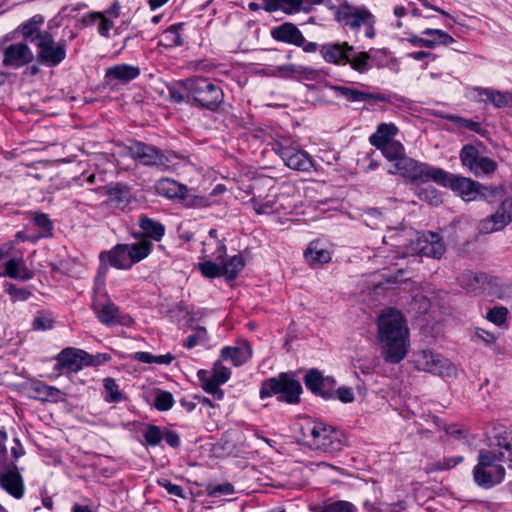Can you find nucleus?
<instances>
[{
    "mask_svg": "<svg viewBox=\"0 0 512 512\" xmlns=\"http://www.w3.org/2000/svg\"><path fill=\"white\" fill-rule=\"evenodd\" d=\"M378 339L385 362L397 364L406 357L409 348V329L399 311L389 309L379 316Z\"/></svg>",
    "mask_w": 512,
    "mask_h": 512,
    "instance_id": "obj_1",
    "label": "nucleus"
},
{
    "mask_svg": "<svg viewBox=\"0 0 512 512\" xmlns=\"http://www.w3.org/2000/svg\"><path fill=\"white\" fill-rule=\"evenodd\" d=\"M379 150H381L389 162L393 163L395 169H389V174L398 173L413 183H425V178L431 166L425 163H419L408 157L405 153L404 146L399 141L391 142Z\"/></svg>",
    "mask_w": 512,
    "mask_h": 512,
    "instance_id": "obj_2",
    "label": "nucleus"
},
{
    "mask_svg": "<svg viewBox=\"0 0 512 512\" xmlns=\"http://www.w3.org/2000/svg\"><path fill=\"white\" fill-rule=\"evenodd\" d=\"M187 92V98H192L199 106L215 111L222 104L224 93L220 86L207 78L193 77L181 82Z\"/></svg>",
    "mask_w": 512,
    "mask_h": 512,
    "instance_id": "obj_3",
    "label": "nucleus"
},
{
    "mask_svg": "<svg viewBox=\"0 0 512 512\" xmlns=\"http://www.w3.org/2000/svg\"><path fill=\"white\" fill-rule=\"evenodd\" d=\"M259 393L261 399L276 395L279 401L297 404L302 393V386L291 375L280 373L276 377L263 381Z\"/></svg>",
    "mask_w": 512,
    "mask_h": 512,
    "instance_id": "obj_4",
    "label": "nucleus"
},
{
    "mask_svg": "<svg viewBox=\"0 0 512 512\" xmlns=\"http://www.w3.org/2000/svg\"><path fill=\"white\" fill-rule=\"evenodd\" d=\"M434 181L445 187H450L455 191L464 201H473L481 194V185L477 182L465 178L454 176L443 169L430 167V171L427 173L425 183Z\"/></svg>",
    "mask_w": 512,
    "mask_h": 512,
    "instance_id": "obj_5",
    "label": "nucleus"
},
{
    "mask_svg": "<svg viewBox=\"0 0 512 512\" xmlns=\"http://www.w3.org/2000/svg\"><path fill=\"white\" fill-rule=\"evenodd\" d=\"M475 483L484 489L492 488L500 484L505 478V468L501 464H495L494 456L488 451L481 450L478 455V463L473 469Z\"/></svg>",
    "mask_w": 512,
    "mask_h": 512,
    "instance_id": "obj_6",
    "label": "nucleus"
},
{
    "mask_svg": "<svg viewBox=\"0 0 512 512\" xmlns=\"http://www.w3.org/2000/svg\"><path fill=\"white\" fill-rule=\"evenodd\" d=\"M273 151L278 154L290 169L308 172L313 167L311 156L290 139L283 138L273 144Z\"/></svg>",
    "mask_w": 512,
    "mask_h": 512,
    "instance_id": "obj_7",
    "label": "nucleus"
},
{
    "mask_svg": "<svg viewBox=\"0 0 512 512\" xmlns=\"http://www.w3.org/2000/svg\"><path fill=\"white\" fill-rule=\"evenodd\" d=\"M127 151L131 158L145 166H155L161 170H166L171 166L169 156L153 145L134 141L127 146Z\"/></svg>",
    "mask_w": 512,
    "mask_h": 512,
    "instance_id": "obj_8",
    "label": "nucleus"
},
{
    "mask_svg": "<svg viewBox=\"0 0 512 512\" xmlns=\"http://www.w3.org/2000/svg\"><path fill=\"white\" fill-rule=\"evenodd\" d=\"M324 5L335 12V19L338 22L352 29L360 28L364 23L369 22L371 18V13L368 10L355 8L349 5L346 0H342L339 7L333 5L331 0H326Z\"/></svg>",
    "mask_w": 512,
    "mask_h": 512,
    "instance_id": "obj_9",
    "label": "nucleus"
},
{
    "mask_svg": "<svg viewBox=\"0 0 512 512\" xmlns=\"http://www.w3.org/2000/svg\"><path fill=\"white\" fill-rule=\"evenodd\" d=\"M307 431L311 437L310 446L316 450L324 452H333L339 449L340 442L337 439V433L332 426L321 422H315L308 426Z\"/></svg>",
    "mask_w": 512,
    "mask_h": 512,
    "instance_id": "obj_10",
    "label": "nucleus"
},
{
    "mask_svg": "<svg viewBox=\"0 0 512 512\" xmlns=\"http://www.w3.org/2000/svg\"><path fill=\"white\" fill-rule=\"evenodd\" d=\"M38 48V58L49 66H56L65 59L66 45L59 43L55 46L53 36L49 32L39 34L36 38Z\"/></svg>",
    "mask_w": 512,
    "mask_h": 512,
    "instance_id": "obj_11",
    "label": "nucleus"
},
{
    "mask_svg": "<svg viewBox=\"0 0 512 512\" xmlns=\"http://www.w3.org/2000/svg\"><path fill=\"white\" fill-rule=\"evenodd\" d=\"M263 9L266 12L273 13L282 11L287 15L299 12L309 13L315 5L326 3V0H262Z\"/></svg>",
    "mask_w": 512,
    "mask_h": 512,
    "instance_id": "obj_12",
    "label": "nucleus"
},
{
    "mask_svg": "<svg viewBox=\"0 0 512 512\" xmlns=\"http://www.w3.org/2000/svg\"><path fill=\"white\" fill-rule=\"evenodd\" d=\"M0 486L11 496L20 499L24 495V482L16 464L10 462L0 472Z\"/></svg>",
    "mask_w": 512,
    "mask_h": 512,
    "instance_id": "obj_13",
    "label": "nucleus"
},
{
    "mask_svg": "<svg viewBox=\"0 0 512 512\" xmlns=\"http://www.w3.org/2000/svg\"><path fill=\"white\" fill-rule=\"evenodd\" d=\"M415 363L417 368L423 371L437 375L449 374L450 364L448 360L429 350H423L417 353Z\"/></svg>",
    "mask_w": 512,
    "mask_h": 512,
    "instance_id": "obj_14",
    "label": "nucleus"
},
{
    "mask_svg": "<svg viewBox=\"0 0 512 512\" xmlns=\"http://www.w3.org/2000/svg\"><path fill=\"white\" fill-rule=\"evenodd\" d=\"M33 53L26 43H14L4 50L3 64L6 67L17 69L32 62Z\"/></svg>",
    "mask_w": 512,
    "mask_h": 512,
    "instance_id": "obj_15",
    "label": "nucleus"
},
{
    "mask_svg": "<svg viewBox=\"0 0 512 512\" xmlns=\"http://www.w3.org/2000/svg\"><path fill=\"white\" fill-rule=\"evenodd\" d=\"M56 359L59 368L68 372H78L87 366L86 359H89V357L86 351L69 347L63 349Z\"/></svg>",
    "mask_w": 512,
    "mask_h": 512,
    "instance_id": "obj_16",
    "label": "nucleus"
},
{
    "mask_svg": "<svg viewBox=\"0 0 512 512\" xmlns=\"http://www.w3.org/2000/svg\"><path fill=\"white\" fill-rule=\"evenodd\" d=\"M414 250L420 255L440 259L445 253V244L437 233L428 232L418 237Z\"/></svg>",
    "mask_w": 512,
    "mask_h": 512,
    "instance_id": "obj_17",
    "label": "nucleus"
},
{
    "mask_svg": "<svg viewBox=\"0 0 512 512\" xmlns=\"http://www.w3.org/2000/svg\"><path fill=\"white\" fill-rule=\"evenodd\" d=\"M512 221V205L503 202L497 211L489 218L480 223V231L483 233H492L502 230Z\"/></svg>",
    "mask_w": 512,
    "mask_h": 512,
    "instance_id": "obj_18",
    "label": "nucleus"
},
{
    "mask_svg": "<svg viewBox=\"0 0 512 512\" xmlns=\"http://www.w3.org/2000/svg\"><path fill=\"white\" fill-rule=\"evenodd\" d=\"M270 34L274 40L290 45H301L304 41L302 32L291 22H285L273 27Z\"/></svg>",
    "mask_w": 512,
    "mask_h": 512,
    "instance_id": "obj_19",
    "label": "nucleus"
},
{
    "mask_svg": "<svg viewBox=\"0 0 512 512\" xmlns=\"http://www.w3.org/2000/svg\"><path fill=\"white\" fill-rule=\"evenodd\" d=\"M350 52H353V47L347 42L325 44L320 49V53L325 61L337 65H346Z\"/></svg>",
    "mask_w": 512,
    "mask_h": 512,
    "instance_id": "obj_20",
    "label": "nucleus"
},
{
    "mask_svg": "<svg viewBox=\"0 0 512 512\" xmlns=\"http://www.w3.org/2000/svg\"><path fill=\"white\" fill-rule=\"evenodd\" d=\"M92 308L97 315L98 320L105 325L123 324L119 308L110 300L102 303L98 299L94 300Z\"/></svg>",
    "mask_w": 512,
    "mask_h": 512,
    "instance_id": "obj_21",
    "label": "nucleus"
},
{
    "mask_svg": "<svg viewBox=\"0 0 512 512\" xmlns=\"http://www.w3.org/2000/svg\"><path fill=\"white\" fill-rule=\"evenodd\" d=\"M304 383L314 394L320 395L323 398H330L332 396L331 391L325 390V387H332L334 380L329 377L324 378L316 369H311L307 372Z\"/></svg>",
    "mask_w": 512,
    "mask_h": 512,
    "instance_id": "obj_22",
    "label": "nucleus"
},
{
    "mask_svg": "<svg viewBox=\"0 0 512 512\" xmlns=\"http://www.w3.org/2000/svg\"><path fill=\"white\" fill-rule=\"evenodd\" d=\"M100 261L102 264L108 262L116 269L131 268V261L129 260V255H127L126 244H117L110 251L101 252Z\"/></svg>",
    "mask_w": 512,
    "mask_h": 512,
    "instance_id": "obj_23",
    "label": "nucleus"
},
{
    "mask_svg": "<svg viewBox=\"0 0 512 512\" xmlns=\"http://www.w3.org/2000/svg\"><path fill=\"white\" fill-rule=\"evenodd\" d=\"M110 206L123 210L131 201L130 189L123 184L108 185L105 187Z\"/></svg>",
    "mask_w": 512,
    "mask_h": 512,
    "instance_id": "obj_24",
    "label": "nucleus"
},
{
    "mask_svg": "<svg viewBox=\"0 0 512 512\" xmlns=\"http://www.w3.org/2000/svg\"><path fill=\"white\" fill-rule=\"evenodd\" d=\"M479 101L489 103L496 108H503L512 101V94L509 92H501L494 89L476 87Z\"/></svg>",
    "mask_w": 512,
    "mask_h": 512,
    "instance_id": "obj_25",
    "label": "nucleus"
},
{
    "mask_svg": "<svg viewBox=\"0 0 512 512\" xmlns=\"http://www.w3.org/2000/svg\"><path fill=\"white\" fill-rule=\"evenodd\" d=\"M140 74L138 67L128 64H118L106 70L105 78L108 81L129 82L137 78Z\"/></svg>",
    "mask_w": 512,
    "mask_h": 512,
    "instance_id": "obj_26",
    "label": "nucleus"
},
{
    "mask_svg": "<svg viewBox=\"0 0 512 512\" xmlns=\"http://www.w3.org/2000/svg\"><path fill=\"white\" fill-rule=\"evenodd\" d=\"M277 70L283 76L305 80H316L320 75V71L316 69L296 64H285L277 67Z\"/></svg>",
    "mask_w": 512,
    "mask_h": 512,
    "instance_id": "obj_27",
    "label": "nucleus"
},
{
    "mask_svg": "<svg viewBox=\"0 0 512 512\" xmlns=\"http://www.w3.org/2000/svg\"><path fill=\"white\" fill-rule=\"evenodd\" d=\"M398 133V128L393 123H381L377 130L370 137V143L377 149L394 142V136Z\"/></svg>",
    "mask_w": 512,
    "mask_h": 512,
    "instance_id": "obj_28",
    "label": "nucleus"
},
{
    "mask_svg": "<svg viewBox=\"0 0 512 512\" xmlns=\"http://www.w3.org/2000/svg\"><path fill=\"white\" fill-rule=\"evenodd\" d=\"M486 276V273L467 270L459 276V283L468 292L482 293Z\"/></svg>",
    "mask_w": 512,
    "mask_h": 512,
    "instance_id": "obj_29",
    "label": "nucleus"
},
{
    "mask_svg": "<svg viewBox=\"0 0 512 512\" xmlns=\"http://www.w3.org/2000/svg\"><path fill=\"white\" fill-rule=\"evenodd\" d=\"M252 356V349L248 343L237 347H224L221 350L223 360H231L235 366L244 364Z\"/></svg>",
    "mask_w": 512,
    "mask_h": 512,
    "instance_id": "obj_30",
    "label": "nucleus"
},
{
    "mask_svg": "<svg viewBox=\"0 0 512 512\" xmlns=\"http://www.w3.org/2000/svg\"><path fill=\"white\" fill-rule=\"evenodd\" d=\"M155 188L159 195L165 196L167 198H182L185 196V193L187 192L186 186L169 178H164L157 181Z\"/></svg>",
    "mask_w": 512,
    "mask_h": 512,
    "instance_id": "obj_31",
    "label": "nucleus"
},
{
    "mask_svg": "<svg viewBox=\"0 0 512 512\" xmlns=\"http://www.w3.org/2000/svg\"><path fill=\"white\" fill-rule=\"evenodd\" d=\"M2 275L23 281L29 280L33 277L32 272L26 267L21 258H12L8 260L5 264V272H1V276Z\"/></svg>",
    "mask_w": 512,
    "mask_h": 512,
    "instance_id": "obj_32",
    "label": "nucleus"
},
{
    "mask_svg": "<svg viewBox=\"0 0 512 512\" xmlns=\"http://www.w3.org/2000/svg\"><path fill=\"white\" fill-rule=\"evenodd\" d=\"M139 226L147 237L155 241H160L165 233V227L163 224L146 215L140 216Z\"/></svg>",
    "mask_w": 512,
    "mask_h": 512,
    "instance_id": "obj_33",
    "label": "nucleus"
},
{
    "mask_svg": "<svg viewBox=\"0 0 512 512\" xmlns=\"http://www.w3.org/2000/svg\"><path fill=\"white\" fill-rule=\"evenodd\" d=\"M152 248V243L143 239L140 242L126 244L127 255H129V260L131 261V266L144 258H146Z\"/></svg>",
    "mask_w": 512,
    "mask_h": 512,
    "instance_id": "obj_34",
    "label": "nucleus"
},
{
    "mask_svg": "<svg viewBox=\"0 0 512 512\" xmlns=\"http://www.w3.org/2000/svg\"><path fill=\"white\" fill-rule=\"evenodd\" d=\"M32 397L40 401H57L61 392L59 389L41 382L33 383L30 387Z\"/></svg>",
    "mask_w": 512,
    "mask_h": 512,
    "instance_id": "obj_35",
    "label": "nucleus"
},
{
    "mask_svg": "<svg viewBox=\"0 0 512 512\" xmlns=\"http://www.w3.org/2000/svg\"><path fill=\"white\" fill-rule=\"evenodd\" d=\"M334 90L351 102L368 101L370 99L383 100V97L379 94L366 93L351 87L335 86Z\"/></svg>",
    "mask_w": 512,
    "mask_h": 512,
    "instance_id": "obj_36",
    "label": "nucleus"
},
{
    "mask_svg": "<svg viewBox=\"0 0 512 512\" xmlns=\"http://www.w3.org/2000/svg\"><path fill=\"white\" fill-rule=\"evenodd\" d=\"M422 35L428 36L426 41L431 42V45H427V48L433 49L439 45H449L455 42L454 38L440 29H425Z\"/></svg>",
    "mask_w": 512,
    "mask_h": 512,
    "instance_id": "obj_37",
    "label": "nucleus"
},
{
    "mask_svg": "<svg viewBox=\"0 0 512 512\" xmlns=\"http://www.w3.org/2000/svg\"><path fill=\"white\" fill-rule=\"evenodd\" d=\"M199 379L202 383L203 389L211 394L215 400H221L223 398V391L220 389V384L216 382V380L212 377L211 374H208L206 371L200 370L198 372Z\"/></svg>",
    "mask_w": 512,
    "mask_h": 512,
    "instance_id": "obj_38",
    "label": "nucleus"
},
{
    "mask_svg": "<svg viewBox=\"0 0 512 512\" xmlns=\"http://www.w3.org/2000/svg\"><path fill=\"white\" fill-rule=\"evenodd\" d=\"M182 26V23H178L167 28L162 33L160 44L166 47L181 46L183 44V40L179 34V30L182 28Z\"/></svg>",
    "mask_w": 512,
    "mask_h": 512,
    "instance_id": "obj_39",
    "label": "nucleus"
},
{
    "mask_svg": "<svg viewBox=\"0 0 512 512\" xmlns=\"http://www.w3.org/2000/svg\"><path fill=\"white\" fill-rule=\"evenodd\" d=\"M223 276L227 280L235 279L244 268V260L241 255H234L228 261L223 262Z\"/></svg>",
    "mask_w": 512,
    "mask_h": 512,
    "instance_id": "obj_40",
    "label": "nucleus"
},
{
    "mask_svg": "<svg viewBox=\"0 0 512 512\" xmlns=\"http://www.w3.org/2000/svg\"><path fill=\"white\" fill-rule=\"evenodd\" d=\"M479 158V152L475 146L467 144L462 147L460 151L461 163L471 172H476V163L478 162Z\"/></svg>",
    "mask_w": 512,
    "mask_h": 512,
    "instance_id": "obj_41",
    "label": "nucleus"
},
{
    "mask_svg": "<svg viewBox=\"0 0 512 512\" xmlns=\"http://www.w3.org/2000/svg\"><path fill=\"white\" fill-rule=\"evenodd\" d=\"M482 293L498 299H503L506 295V290L500 278L487 275Z\"/></svg>",
    "mask_w": 512,
    "mask_h": 512,
    "instance_id": "obj_42",
    "label": "nucleus"
},
{
    "mask_svg": "<svg viewBox=\"0 0 512 512\" xmlns=\"http://www.w3.org/2000/svg\"><path fill=\"white\" fill-rule=\"evenodd\" d=\"M305 259L311 265L317 263H328L331 260V255L326 249H318L314 243H311L304 253Z\"/></svg>",
    "mask_w": 512,
    "mask_h": 512,
    "instance_id": "obj_43",
    "label": "nucleus"
},
{
    "mask_svg": "<svg viewBox=\"0 0 512 512\" xmlns=\"http://www.w3.org/2000/svg\"><path fill=\"white\" fill-rule=\"evenodd\" d=\"M463 460L464 458L462 456L447 457L444 458L442 461L427 464L425 467V472L429 474L438 471H448L457 466L458 464L462 463Z\"/></svg>",
    "mask_w": 512,
    "mask_h": 512,
    "instance_id": "obj_44",
    "label": "nucleus"
},
{
    "mask_svg": "<svg viewBox=\"0 0 512 512\" xmlns=\"http://www.w3.org/2000/svg\"><path fill=\"white\" fill-rule=\"evenodd\" d=\"M370 55L367 52H359L354 53L350 52V55H348L347 64L349 63L351 67L359 72V73H365L370 69L369 65Z\"/></svg>",
    "mask_w": 512,
    "mask_h": 512,
    "instance_id": "obj_45",
    "label": "nucleus"
},
{
    "mask_svg": "<svg viewBox=\"0 0 512 512\" xmlns=\"http://www.w3.org/2000/svg\"><path fill=\"white\" fill-rule=\"evenodd\" d=\"M315 512H356L355 506L348 501H335L317 506L314 508Z\"/></svg>",
    "mask_w": 512,
    "mask_h": 512,
    "instance_id": "obj_46",
    "label": "nucleus"
},
{
    "mask_svg": "<svg viewBox=\"0 0 512 512\" xmlns=\"http://www.w3.org/2000/svg\"><path fill=\"white\" fill-rule=\"evenodd\" d=\"M42 20L37 21L34 17L28 23L21 26V33L23 37L33 44H36V38L39 34H43L45 31H41L38 27Z\"/></svg>",
    "mask_w": 512,
    "mask_h": 512,
    "instance_id": "obj_47",
    "label": "nucleus"
},
{
    "mask_svg": "<svg viewBox=\"0 0 512 512\" xmlns=\"http://www.w3.org/2000/svg\"><path fill=\"white\" fill-rule=\"evenodd\" d=\"M5 292L10 296L12 302L27 300L31 292L25 288L16 286L15 284L5 282L3 284Z\"/></svg>",
    "mask_w": 512,
    "mask_h": 512,
    "instance_id": "obj_48",
    "label": "nucleus"
},
{
    "mask_svg": "<svg viewBox=\"0 0 512 512\" xmlns=\"http://www.w3.org/2000/svg\"><path fill=\"white\" fill-rule=\"evenodd\" d=\"M104 388L107 392L105 397L108 402H120L122 400V394L119 390L118 384L112 378L104 379Z\"/></svg>",
    "mask_w": 512,
    "mask_h": 512,
    "instance_id": "obj_49",
    "label": "nucleus"
},
{
    "mask_svg": "<svg viewBox=\"0 0 512 512\" xmlns=\"http://www.w3.org/2000/svg\"><path fill=\"white\" fill-rule=\"evenodd\" d=\"M445 119H447L450 122L455 123L459 127L467 128L470 131H474L478 134L482 133V128L480 123L475 122L471 119H465L456 115H447L445 116Z\"/></svg>",
    "mask_w": 512,
    "mask_h": 512,
    "instance_id": "obj_50",
    "label": "nucleus"
},
{
    "mask_svg": "<svg viewBox=\"0 0 512 512\" xmlns=\"http://www.w3.org/2000/svg\"><path fill=\"white\" fill-rule=\"evenodd\" d=\"M143 436L146 443L150 446L158 445L163 439V434L160 428L151 424L147 426Z\"/></svg>",
    "mask_w": 512,
    "mask_h": 512,
    "instance_id": "obj_51",
    "label": "nucleus"
},
{
    "mask_svg": "<svg viewBox=\"0 0 512 512\" xmlns=\"http://www.w3.org/2000/svg\"><path fill=\"white\" fill-rule=\"evenodd\" d=\"M497 168V163L488 158V157H480L478 162L476 163V172H472L475 176H479L480 174H491Z\"/></svg>",
    "mask_w": 512,
    "mask_h": 512,
    "instance_id": "obj_52",
    "label": "nucleus"
},
{
    "mask_svg": "<svg viewBox=\"0 0 512 512\" xmlns=\"http://www.w3.org/2000/svg\"><path fill=\"white\" fill-rule=\"evenodd\" d=\"M199 270L208 278H215L223 275V268L212 261H204L199 263Z\"/></svg>",
    "mask_w": 512,
    "mask_h": 512,
    "instance_id": "obj_53",
    "label": "nucleus"
},
{
    "mask_svg": "<svg viewBox=\"0 0 512 512\" xmlns=\"http://www.w3.org/2000/svg\"><path fill=\"white\" fill-rule=\"evenodd\" d=\"M174 403L173 396L168 391H162L155 397L154 405L159 411H167L172 408Z\"/></svg>",
    "mask_w": 512,
    "mask_h": 512,
    "instance_id": "obj_54",
    "label": "nucleus"
},
{
    "mask_svg": "<svg viewBox=\"0 0 512 512\" xmlns=\"http://www.w3.org/2000/svg\"><path fill=\"white\" fill-rule=\"evenodd\" d=\"M507 314H508L507 308H505L503 306L494 307L488 311L486 318L490 322L500 326L506 322Z\"/></svg>",
    "mask_w": 512,
    "mask_h": 512,
    "instance_id": "obj_55",
    "label": "nucleus"
},
{
    "mask_svg": "<svg viewBox=\"0 0 512 512\" xmlns=\"http://www.w3.org/2000/svg\"><path fill=\"white\" fill-rule=\"evenodd\" d=\"M211 375L218 384L222 385L230 378L231 372L227 367L217 362L214 365Z\"/></svg>",
    "mask_w": 512,
    "mask_h": 512,
    "instance_id": "obj_56",
    "label": "nucleus"
},
{
    "mask_svg": "<svg viewBox=\"0 0 512 512\" xmlns=\"http://www.w3.org/2000/svg\"><path fill=\"white\" fill-rule=\"evenodd\" d=\"M275 205V196L272 195L271 198L262 201L260 203L254 201L253 209L257 214H269L274 211Z\"/></svg>",
    "mask_w": 512,
    "mask_h": 512,
    "instance_id": "obj_57",
    "label": "nucleus"
},
{
    "mask_svg": "<svg viewBox=\"0 0 512 512\" xmlns=\"http://www.w3.org/2000/svg\"><path fill=\"white\" fill-rule=\"evenodd\" d=\"M158 485L163 487L169 494L184 498V491L181 486L171 483L167 479H159L157 481Z\"/></svg>",
    "mask_w": 512,
    "mask_h": 512,
    "instance_id": "obj_58",
    "label": "nucleus"
},
{
    "mask_svg": "<svg viewBox=\"0 0 512 512\" xmlns=\"http://www.w3.org/2000/svg\"><path fill=\"white\" fill-rule=\"evenodd\" d=\"M209 495L211 496H220V495H230L234 492V487L230 483L218 484L209 486L208 488Z\"/></svg>",
    "mask_w": 512,
    "mask_h": 512,
    "instance_id": "obj_59",
    "label": "nucleus"
},
{
    "mask_svg": "<svg viewBox=\"0 0 512 512\" xmlns=\"http://www.w3.org/2000/svg\"><path fill=\"white\" fill-rule=\"evenodd\" d=\"M250 188H251L250 193H252V195H253L250 200V203L252 204V206H254V201L260 203V202L265 201L272 197L269 193L265 194L261 190L259 182H255Z\"/></svg>",
    "mask_w": 512,
    "mask_h": 512,
    "instance_id": "obj_60",
    "label": "nucleus"
},
{
    "mask_svg": "<svg viewBox=\"0 0 512 512\" xmlns=\"http://www.w3.org/2000/svg\"><path fill=\"white\" fill-rule=\"evenodd\" d=\"M33 222L44 231H50L52 229V222L49 216L45 213H34Z\"/></svg>",
    "mask_w": 512,
    "mask_h": 512,
    "instance_id": "obj_61",
    "label": "nucleus"
},
{
    "mask_svg": "<svg viewBox=\"0 0 512 512\" xmlns=\"http://www.w3.org/2000/svg\"><path fill=\"white\" fill-rule=\"evenodd\" d=\"M114 23L110 19L105 16V13L102 14V17L99 19L98 25V33L105 38H109V31L113 28Z\"/></svg>",
    "mask_w": 512,
    "mask_h": 512,
    "instance_id": "obj_62",
    "label": "nucleus"
},
{
    "mask_svg": "<svg viewBox=\"0 0 512 512\" xmlns=\"http://www.w3.org/2000/svg\"><path fill=\"white\" fill-rule=\"evenodd\" d=\"M53 321L45 316V315H38L35 317L32 323V327L34 330H47L52 328Z\"/></svg>",
    "mask_w": 512,
    "mask_h": 512,
    "instance_id": "obj_63",
    "label": "nucleus"
},
{
    "mask_svg": "<svg viewBox=\"0 0 512 512\" xmlns=\"http://www.w3.org/2000/svg\"><path fill=\"white\" fill-rule=\"evenodd\" d=\"M474 336L478 340L484 342L486 345H491L496 341V336L493 333L486 331L482 328H476Z\"/></svg>",
    "mask_w": 512,
    "mask_h": 512,
    "instance_id": "obj_64",
    "label": "nucleus"
}]
</instances>
